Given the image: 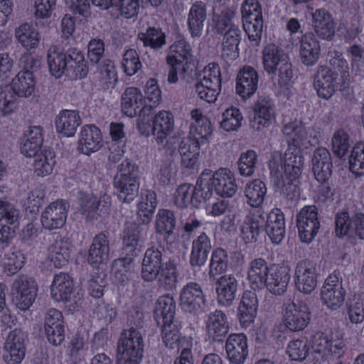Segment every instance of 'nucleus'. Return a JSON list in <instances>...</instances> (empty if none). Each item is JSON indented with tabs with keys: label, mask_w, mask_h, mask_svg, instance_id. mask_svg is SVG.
<instances>
[{
	"label": "nucleus",
	"mask_w": 364,
	"mask_h": 364,
	"mask_svg": "<svg viewBox=\"0 0 364 364\" xmlns=\"http://www.w3.org/2000/svg\"><path fill=\"white\" fill-rule=\"evenodd\" d=\"M262 60L263 68L269 75L277 74L279 87L289 89L293 82L294 72L285 51L274 43H269L262 50Z\"/></svg>",
	"instance_id": "f257e3e1"
},
{
	"label": "nucleus",
	"mask_w": 364,
	"mask_h": 364,
	"mask_svg": "<svg viewBox=\"0 0 364 364\" xmlns=\"http://www.w3.org/2000/svg\"><path fill=\"white\" fill-rule=\"evenodd\" d=\"M35 80L32 72L21 71L13 79L10 85L0 86V114H10L17 107L18 97H28L34 90Z\"/></svg>",
	"instance_id": "f03ea898"
},
{
	"label": "nucleus",
	"mask_w": 364,
	"mask_h": 364,
	"mask_svg": "<svg viewBox=\"0 0 364 364\" xmlns=\"http://www.w3.org/2000/svg\"><path fill=\"white\" fill-rule=\"evenodd\" d=\"M144 339L140 328L124 330L117 342V364H139L144 353Z\"/></svg>",
	"instance_id": "7ed1b4c3"
},
{
	"label": "nucleus",
	"mask_w": 364,
	"mask_h": 364,
	"mask_svg": "<svg viewBox=\"0 0 364 364\" xmlns=\"http://www.w3.org/2000/svg\"><path fill=\"white\" fill-rule=\"evenodd\" d=\"M118 173L113 184L118 198L124 203H130L137 196L139 188V167L129 159L118 166Z\"/></svg>",
	"instance_id": "20e7f679"
},
{
	"label": "nucleus",
	"mask_w": 364,
	"mask_h": 364,
	"mask_svg": "<svg viewBox=\"0 0 364 364\" xmlns=\"http://www.w3.org/2000/svg\"><path fill=\"white\" fill-rule=\"evenodd\" d=\"M310 320L311 312L306 303L289 300L284 304L283 323L289 331L296 332L304 330Z\"/></svg>",
	"instance_id": "39448f33"
},
{
	"label": "nucleus",
	"mask_w": 364,
	"mask_h": 364,
	"mask_svg": "<svg viewBox=\"0 0 364 364\" xmlns=\"http://www.w3.org/2000/svg\"><path fill=\"white\" fill-rule=\"evenodd\" d=\"M314 346L316 352L336 358H340L346 350L343 335L339 331L316 333L314 338Z\"/></svg>",
	"instance_id": "423d86ee"
},
{
	"label": "nucleus",
	"mask_w": 364,
	"mask_h": 364,
	"mask_svg": "<svg viewBox=\"0 0 364 364\" xmlns=\"http://www.w3.org/2000/svg\"><path fill=\"white\" fill-rule=\"evenodd\" d=\"M37 290V284L32 278L26 275H19L11 286L13 301L18 309L26 310L34 301Z\"/></svg>",
	"instance_id": "0eeeda50"
},
{
	"label": "nucleus",
	"mask_w": 364,
	"mask_h": 364,
	"mask_svg": "<svg viewBox=\"0 0 364 364\" xmlns=\"http://www.w3.org/2000/svg\"><path fill=\"white\" fill-rule=\"evenodd\" d=\"M342 282L340 272L334 271L326 279L321 288V301L331 310H336L344 301L346 291Z\"/></svg>",
	"instance_id": "6e6552de"
},
{
	"label": "nucleus",
	"mask_w": 364,
	"mask_h": 364,
	"mask_svg": "<svg viewBox=\"0 0 364 364\" xmlns=\"http://www.w3.org/2000/svg\"><path fill=\"white\" fill-rule=\"evenodd\" d=\"M297 228L301 240L311 242L320 229L318 208L316 205L304 207L296 216Z\"/></svg>",
	"instance_id": "1a4fd4ad"
},
{
	"label": "nucleus",
	"mask_w": 364,
	"mask_h": 364,
	"mask_svg": "<svg viewBox=\"0 0 364 364\" xmlns=\"http://www.w3.org/2000/svg\"><path fill=\"white\" fill-rule=\"evenodd\" d=\"M180 306L184 311L194 315L204 311L206 306L205 294L200 284L191 282L182 287Z\"/></svg>",
	"instance_id": "9d476101"
},
{
	"label": "nucleus",
	"mask_w": 364,
	"mask_h": 364,
	"mask_svg": "<svg viewBox=\"0 0 364 364\" xmlns=\"http://www.w3.org/2000/svg\"><path fill=\"white\" fill-rule=\"evenodd\" d=\"M254 115L250 118V126L255 130L268 127L274 120L275 105L268 95H258L253 106Z\"/></svg>",
	"instance_id": "9b49d317"
},
{
	"label": "nucleus",
	"mask_w": 364,
	"mask_h": 364,
	"mask_svg": "<svg viewBox=\"0 0 364 364\" xmlns=\"http://www.w3.org/2000/svg\"><path fill=\"white\" fill-rule=\"evenodd\" d=\"M27 334L21 329L16 328L7 336L4 343V358L7 364H18L23 359L26 353Z\"/></svg>",
	"instance_id": "f8f14e48"
},
{
	"label": "nucleus",
	"mask_w": 364,
	"mask_h": 364,
	"mask_svg": "<svg viewBox=\"0 0 364 364\" xmlns=\"http://www.w3.org/2000/svg\"><path fill=\"white\" fill-rule=\"evenodd\" d=\"M166 260L164 247L152 246L148 248L142 261L141 277L146 282H153L156 279L159 268Z\"/></svg>",
	"instance_id": "ddd939ff"
},
{
	"label": "nucleus",
	"mask_w": 364,
	"mask_h": 364,
	"mask_svg": "<svg viewBox=\"0 0 364 364\" xmlns=\"http://www.w3.org/2000/svg\"><path fill=\"white\" fill-rule=\"evenodd\" d=\"M296 289L306 294L314 290L317 284L315 265L309 260L299 261L295 269Z\"/></svg>",
	"instance_id": "4468645a"
},
{
	"label": "nucleus",
	"mask_w": 364,
	"mask_h": 364,
	"mask_svg": "<svg viewBox=\"0 0 364 364\" xmlns=\"http://www.w3.org/2000/svg\"><path fill=\"white\" fill-rule=\"evenodd\" d=\"M68 207V202L63 200H57L50 203L42 213L43 226L48 230L62 228L66 221Z\"/></svg>",
	"instance_id": "2eb2a0df"
},
{
	"label": "nucleus",
	"mask_w": 364,
	"mask_h": 364,
	"mask_svg": "<svg viewBox=\"0 0 364 364\" xmlns=\"http://www.w3.org/2000/svg\"><path fill=\"white\" fill-rule=\"evenodd\" d=\"M338 73L327 66H319L314 75V85L318 95L324 99H329L337 88Z\"/></svg>",
	"instance_id": "dca6fc26"
},
{
	"label": "nucleus",
	"mask_w": 364,
	"mask_h": 364,
	"mask_svg": "<svg viewBox=\"0 0 364 364\" xmlns=\"http://www.w3.org/2000/svg\"><path fill=\"white\" fill-rule=\"evenodd\" d=\"M205 328L210 342H223L230 328L225 314L221 310L210 313L205 323Z\"/></svg>",
	"instance_id": "f3484780"
},
{
	"label": "nucleus",
	"mask_w": 364,
	"mask_h": 364,
	"mask_svg": "<svg viewBox=\"0 0 364 364\" xmlns=\"http://www.w3.org/2000/svg\"><path fill=\"white\" fill-rule=\"evenodd\" d=\"M290 269L284 264H273L265 282V287L274 295H283L290 280Z\"/></svg>",
	"instance_id": "a211bd4d"
},
{
	"label": "nucleus",
	"mask_w": 364,
	"mask_h": 364,
	"mask_svg": "<svg viewBox=\"0 0 364 364\" xmlns=\"http://www.w3.org/2000/svg\"><path fill=\"white\" fill-rule=\"evenodd\" d=\"M312 27L321 39L331 41L335 34L336 22L333 16L325 9H316L311 14Z\"/></svg>",
	"instance_id": "6ab92c4d"
},
{
	"label": "nucleus",
	"mask_w": 364,
	"mask_h": 364,
	"mask_svg": "<svg viewBox=\"0 0 364 364\" xmlns=\"http://www.w3.org/2000/svg\"><path fill=\"white\" fill-rule=\"evenodd\" d=\"M217 300L220 306L229 307L237 297L238 282L231 274H225L215 282Z\"/></svg>",
	"instance_id": "aec40b11"
},
{
	"label": "nucleus",
	"mask_w": 364,
	"mask_h": 364,
	"mask_svg": "<svg viewBox=\"0 0 364 364\" xmlns=\"http://www.w3.org/2000/svg\"><path fill=\"white\" fill-rule=\"evenodd\" d=\"M259 76L251 66H244L237 73L236 92L242 98L250 97L257 90Z\"/></svg>",
	"instance_id": "412c9836"
},
{
	"label": "nucleus",
	"mask_w": 364,
	"mask_h": 364,
	"mask_svg": "<svg viewBox=\"0 0 364 364\" xmlns=\"http://www.w3.org/2000/svg\"><path fill=\"white\" fill-rule=\"evenodd\" d=\"M227 357L233 364H242L248 355L247 338L243 333L230 334L225 343Z\"/></svg>",
	"instance_id": "4be33fe9"
},
{
	"label": "nucleus",
	"mask_w": 364,
	"mask_h": 364,
	"mask_svg": "<svg viewBox=\"0 0 364 364\" xmlns=\"http://www.w3.org/2000/svg\"><path fill=\"white\" fill-rule=\"evenodd\" d=\"M265 215L262 210H256L247 215L241 227V234L246 243L255 242L264 229Z\"/></svg>",
	"instance_id": "5701e85b"
},
{
	"label": "nucleus",
	"mask_w": 364,
	"mask_h": 364,
	"mask_svg": "<svg viewBox=\"0 0 364 364\" xmlns=\"http://www.w3.org/2000/svg\"><path fill=\"white\" fill-rule=\"evenodd\" d=\"M213 189L221 197H232L237 191L233 173L228 168H220L210 176Z\"/></svg>",
	"instance_id": "b1692460"
},
{
	"label": "nucleus",
	"mask_w": 364,
	"mask_h": 364,
	"mask_svg": "<svg viewBox=\"0 0 364 364\" xmlns=\"http://www.w3.org/2000/svg\"><path fill=\"white\" fill-rule=\"evenodd\" d=\"M264 228L273 243L279 245L282 242L285 235V222L280 209H272L265 216Z\"/></svg>",
	"instance_id": "393cba45"
},
{
	"label": "nucleus",
	"mask_w": 364,
	"mask_h": 364,
	"mask_svg": "<svg viewBox=\"0 0 364 364\" xmlns=\"http://www.w3.org/2000/svg\"><path fill=\"white\" fill-rule=\"evenodd\" d=\"M258 309L257 294L252 291H245L237 309V317L243 327H248L254 322Z\"/></svg>",
	"instance_id": "a878e982"
},
{
	"label": "nucleus",
	"mask_w": 364,
	"mask_h": 364,
	"mask_svg": "<svg viewBox=\"0 0 364 364\" xmlns=\"http://www.w3.org/2000/svg\"><path fill=\"white\" fill-rule=\"evenodd\" d=\"M170 51L171 55L166 58L167 64L182 65V72L187 73L193 61L191 46L184 39H180L170 46Z\"/></svg>",
	"instance_id": "bb28decb"
},
{
	"label": "nucleus",
	"mask_w": 364,
	"mask_h": 364,
	"mask_svg": "<svg viewBox=\"0 0 364 364\" xmlns=\"http://www.w3.org/2000/svg\"><path fill=\"white\" fill-rule=\"evenodd\" d=\"M43 129L40 126L30 127L21 138L20 150L27 157L39 153L43 144Z\"/></svg>",
	"instance_id": "cd10ccee"
},
{
	"label": "nucleus",
	"mask_w": 364,
	"mask_h": 364,
	"mask_svg": "<svg viewBox=\"0 0 364 364\" xmlns=\"http://www.w3.org/2000/svg\"><path fill=\"white\" fill-rule=\"evenodd\" d=\"M108 235L107 232H102L93 238L87 257V261L90 264H99L108 260L109 255Z\"/></svg>",
	"instance_id": "c85d7f7f"
},
{
	"label": "nucleus",
	"mask_w": 364,
	"mask_h": 364,
	"mask_svg": "<svg viewBox=\"0 0 364 364\" xmlns=\"http://www.w3.org/2000/svg\"><path fill=\"white\" fill-rule=\"evenodd\" d=\"M212 249L209 237L201 232L192 242L190 264L192 267H200L207 262L208 255Z\"/></svg>",
	"instance_id": "c756f323"
},
{
	"label": "nucleus",
	"mask_w": 364,
	"mask_h": 364,
	"mask_svg": "<svg viewBox=\"0 0 364 364\" xmlns=\"http://www.w3.org/2000/svg\"><path fill=\"white\" fill-rule=\"evenodd\" d=\"M51 296L56 301H68L74 292V283L67 273L60 272L54 276L50 286Z\"/></svg>",
	"instance_id": "7c9ffc66"
},
{
	"label": "nucleus",
	"mask_w": 364,
	"mask_h": 364,
	"mask_svg": "<svg viewBox=\"0 0 364 364\" xmlns=\"http://www.w3.org/2000/svg\"><path fill=\"white\" fill-rule=\"evenodd\" d=\"M320 45L312 32L305 33L300 41V58L301 62L312 66L318 62L320 55Z\"/></svg>",
	"instance_id": "2f4dec72"
},
{
	"label": "nucleus",
	"mask_w": 364,
	"mask_h": 364,
	"mask_svg": "<svg viewBox=\"0 0 364 364\" xmlns=\"http://www.w3.org/2000/svg\"><path fill=\"white\" fill-rule=\"evenodd\" d=\"M271 267L262 258L253 259L247 272V278L253 289H262L270 274Z\"/></svg>",
	"instance_id": "473e14b6"
},
{
	"label": "nucleus",
	"mask_w": 364,
	"mask_h": 364,
	"mask_svg": "<svg viewBox=\"0 0 364 364\" xmlns=\"http://www.w3.org/2000/svg\"><path fill=\"white\" fill-rule=\"evenodd\" d=\"M101 141V132L96 126H84L80 132L78 149L82 153L89 155L100 149Z\"/></svg>",
	"instance_id": "72a5a7b5"
},
{
	"label": "nucleus",
	"mask_w": 364,
	"mask_h": 364,
	"mask_svg": "<svg viewBox=\"0 0 364 364\" xmlns=\"http://www.w3.org/2000/svg\"><path fill=\"white\" fill-rule=\"evenodd\" d=\"M178 277L176 260L168 258L159 269L156 278L159 287L165 291L173 290L176 286Z\"/></svg>",
	"instance_id": "f704fd0d"
},
{
	"label": "nucleus",
	"mask_w": 364,
	"mask_h": 364,
	"mask_svg": "<svg viewBox=\"0 0 364 364\" xmlns=\"http://www.w3.org/2000/svg\"><path fill=\"white\" fill-rule=\"evenodd\" d=\"M80 124L81 119L78 112L73 110H63L55 119L57 132L68 137L74 136Z\"/></svg>",
	"instance_id": "c9c22d12"
},
{
	"label": "nucleus",
	"mask_w": 364,
	"mask_h": 364,
	"mask_svg": "<svg viewBox=\"0 0 364 364\" xmlns=\"http://www.w3.org/2000/svg\"><path fill=\"white\" fill-rule=\"evenodd\" d=\"M153 125L154 136L157 143H163L173 130V116L169 112L161 111L154 116Z\"/></svg>",
	"instance_id": "e433bc0d"
},
{
	"label": "nucleus",
	"mask_w": 364,
	"mask_h": 364,
	"mask_svg": "<svg viewBox=\"0 0 364 364\" xmlns=\"http://www.w3.org/2000/svg\"><path fill=\"white\" fill-rule=\"evenodd\" d=\"M304 168V157L299 149L289 147L284 155V171L290 181L299 178Z\"/></svg>",
	"instance_id": "4c0bfd02"
},
{
	"label": "nucleus",
	"mask_w": 364,
	"mask_h": 364,
	"mask_svg": "<svg viewBox=\"0 0 364 364\" xmlns=\"http://www.w3.org/2000/svg\"><path fill=\"white\" fill-rule=\"evenodd\" d=\"M144 97L140 90L136 87H127L121 97L122 112L129 117L138 114V109L143 106Z\"/></svg>",
	"instance_id": "58836bf2"
},
{
	"label": "nucleus",
	"mask_w": 364,
	"mask_h": 364,
	"mask_svg": "<svg viewBox=\"0 0 364 364\" xmlns=\"http://www.w3.org/2000/svg\"><path fill=\"white\" fill-rule=\"evenodd\" d=\"M205 19L206 4L201 1L195 2L191 7L188 16V28L193 37L201 36Z\"/></svg>",
	"instance_id": "ea45409f"
},
{
	"label": "nucleus",
	"mask_w": 364,
	"mask_h": 364,
	"mask_svg": "<svg viewBox=\"0 0 364 364\" xmlns=\"http://www.w3.org/2000/svg\"><path fill=\"white\" fill-rule=\"evenodd\" d=\"M65 55L68 58V73L74 78H83L88 73V67L86 65L82 52L76 48H69Z\"/></svg>",
	"instance_id": "a19ab883"
},
{
	"label": "nucleus",
	"mask_w": 364,
	"mask_h": 364,
	"mask_svg": "<svg viewBox=\"0 0 364 364\" xmlns=\"http://www.w3.org/2000/svg\"><path fill=\"white\" fill-rule=\"evenodd\" d=\"M213 186L208 173L203 172L193 188L191 205L199 208L213 195Z\"/></svg>",
	"instance_id": "79ce46f5"
},
{
	"label": "nucleus",
	"mask_w": 364,
	"mask_h": 364,
	"mask_svg": "<svg viewBox=\"0 0 364 364\" xmlns=\"http://www.w3.org/2000/svg\"><path fill=\"white\" fill-rule=\"evenodd\" d=\"M176 303L172 296H160L156 303L154 316L158 325L174 321Z\"/></svg>",
	"instance_id": "37998d69"
},
{
	"label": "nucleus",
	"mask_w": 364,
	"mask_h": 364,
	"mask_svg": "<svg viewBox=\"0 0 364 364\" xmlns=\"http://www.w3.org/2000/svg\"><path fill=\"white\" fill-rule=\"evenodd\" d=\"M283 133L287 136L289 147L299 149L308 142V133L304 124L300 122L286 124Z\"/></svg>",
	"instance_id": "c03bdc74"
},
{
	"label": "nucleus",
	"mask_w": 364,
	"mask_h": 364,
	"mask_svg": "<svg viewBox=\"0 0 364 364\" xmlns=\"http://www.w3.org/2000/svg\"><path fill=\"white\" fill-rule=\"evenodd\" d=\"M70 252V243L59 238L49 247L48 259L55 267L60 268L68 263Z\"/></svg>",
	"instance_id": "a18cd8bd"
},
{
	"label": "nucleus",
	"mask_w": 364,
	"mask_h": 364,
	"mask_svg": "<svg viewBox=\"0 0 364 364\" xmlns=\"http://www.w3.org/2000/svg\"><path fill=\"white\" fill-rule=\"evenodd\" d=\"M47 61L50 74L56 78L61 77L65 71L68 73L67 55L57 46H51L48 49Z\"/></svg>",
	"instance_id": "49530a36"
},
{
	"label": "nucleus",
	"mask_w": 364,
	"mask_h": 364,
	"mask_svg": "<svg viewBox=\"0 0 364 364\" xmlns=\"http://www.w3.org/2000/svg\"><path fill=\"white\" fill-rule=\"evenodd\" d=\"M162 339L166 347L171 349L188 348V343L185 337H182L179 332L178 326L175 321L163 323Z\"/></svg>",
	"instance_id": "de8ad7c7"
},
{
	"label": "nucleus",
	"mask_w": 364,
	"mask_h": 364,
	"mask_svg": "<svg viewBox=\"0 0 364 364\" xmlns=\"http://www.w3.org/2000/svg\"><path fill=\"white\" fill-rule=\"evenodd\" d=\"M176 223V217L173 211L166 209H161L158 211L156 216V232L163 235L164 239L168 240L173 233Z\"/></svg>",
	"instance_id": "09e8293b"
},
{
	"label": "nucleus",
	"mask_w": 364,
	"mask_h": 364,
	"mask_svg": "<svg viewBox=\"0 0 364 364\" xmlns=\"http://www.w3.org/2000/svg\"><path fill=\"white\" fill-rule=\"evenodd\" d=\"M15 37L27 50L36 48L40 42V34L35 27L28 23L21 24L15 29Z\"/></svg>",
	"instance_id": "8fccbe9b"
},
{
	"label": "nucleus",
	"mask_w": 364,
	"mask_h": 364,
	"mask_svg": "<svg viewBox=\"0 0 364 364\" xmlns=\"http://www.w3.org/2000/svg\"><path fill=\"white\" fill-rule=\"evenodd\" d=\"M266 193V185L259 179L253 180L245 188L246 202L253 208H259L263 203Z\"/></svg>",
	"instance_id": "3c124183"
},
{
	"label": "nucleus",
	"mask_w": 364,
	"mask_h": 364,
	"mask_svg": "<svg viewBox=\"0 0 364 364\" xmlns=\"http://www.w3.org/2000/svg\"><path fill=\"white\" fill-rule=\"evenodd\" d=\"M33 162V170L38 176H47L53 171L55 164V155L53 151L45 149L35 156Z\"/></svg>",
	"instance_id": "603ef678"
},
{
	"label": "nucleus",
	"mask_w": 364,
	"mask_h": 364,
	"mask_svg": "<svg viewBox=\"0 0 364 364\" xmlns=\"http://www.w3.org/2000/svg\"><path fill=\"white\" fill-rule=\"evenodd\" d=\"M200 144L189 136L181 141L178 152L181 156V162L184 166L192 168L196 162L199 154Z\"/></svg>",
	"instance_id": "864d4df0"
},
{
	"label": "nucleus",
	"mask_w": 364,
	"mask_h": 364,
	"mask_svg": "<svg viewBox=\"0 0 364 364\" xmlns=\"http://www.w3.org/2000/svg\"><path fill=\"white\" fill-rule=\"evenodd\" d=\"M228 254L226 250L218 247L212 252L208 274L211 279L225 272L228 267Z\"/></svg>",
	"instance_id": "5fc2aeb1"
},
{
	"label": "nucleus",
	"mask_w": 364,
	"mask_h": 364,
	"mask_svg": "<svg viewBox=\"0 0 364 364\" xmlns=\"http://www.w3.org/2000/svg\"><path fill=\"white\" fill-rule=\"evenodd\" d=\"M1 262L4 272L14 275L23 267L24 257L20 251L10 248L1 256Z\"/></svg>",
	"instance_id": "6e6d98bb"
},
{
	"label": "nucleus",
	"mask_w": 364,
	"mask_h": 364,
	"mask_svg": "<svg viewBox=\"0 0 364 364\" xmlns=\"http://www.w3.org/2000/svg\"><path fill=\"white\" fill-rule=\"evenodd\" d=\"M138 38L145 46H150L156 50L166 43V35L160 28L149 27L145 33H139Z\"/></svg>",
	"instance_id": "4d7b16f0"
},
{
	"label": "nucleus",
	"mask_w": 364,
	"mask_h": 364,
	"mask_svg": "<svg viewBox=\"0 0 364 364\" xmlns=\"http://www.w3.org/2000/svg\"><path fill=\"white\" fill-rule=\"evenodd\" d=\"M97 70L96 75L98 79L107 86L114 84L117 81V71L114 63L108 59L103 58L96 63Z\"/></svg>",
	"instance_id": "13d9d810"
},
{
	"label": "nucleus",
	"mask_w": 364,
	"mask_h": 364,
	"mask_svg": "<svg viewBox=\"0 0 364 364\" xmlns=\"http://www.w3.org/2000/svg\"><path fill=\"white\" fill-rule=\"evenodd\" d=\"M212 134L211 123L208 118L200 119L198 122L191 124L190 136L200 144L205 143Z\"/></svg>",
	"instance_id": "bf43d9fd"
},
{
	"label": "nucleus",
	"mask_w": 364,
	"mask_h": 364,
	"mask_svg": "<svg viewBox=\"0 0 364 364\" xmlns=\"http://www.w3.org/2000/svg\"><path fill=\"white\" fill-rule=\"evenodd\" d=\"M335 232L338 237L353 235L354 231V215L350 217L348 212L342 211L336 214Z\"/></svg>",
	"instance_id": "052dcab7"
},
{
	"label": "nucleus",
	"mask_w": 364,
	"mask_h": 364,
	"mask_svg": "<svg viewBox=\"0 0 364 364\" xmlns=\"http://www.w3.org/2000/svg\"><path fill=\"white\" fill-rule=\"evenodd\" d=\"M350 171L356 176L364 175V143H357L349 158Z\"/></svg>",
	"instance_id": "680f3d73"
},
{
	"label": "nucleus",
	"mask_w": 364,
	"mask_h": 364,
	"mask_svg": "<svg viewBox=\"0 0 364 364\" xmlns=\"http://www.w3.org/2000/svg\"><path fill=\"white\" fill-rule=\"evenodd\" d=\"M79 203L82 213L86 217L96 213L98 210L102 212L103 209L106 210L105 205H102V201L91 194L80 193Z\"/></svg>",
	"instance_id": "e2e57ef3"
},
{
	"label": "nucleus",
	"mask_w": 364,
	"mask_h": 364,
	"mask_svg": "<svg viewBox=\"0 0 364 364\" xmlns=\"http://www.w3.org/2000/svg\"><path fill=\"white\" fill-rule=\"evenodd\" d=\"M139 227L136 225H132L126 229L124 237V249L127 254L132 256H136L139 252L138 243L140 240Z\"/></svg>",
	"instance_id": "0e129e2a"
},
{
	"label": "nucleus",
	"mask_w": 364,
	"mask_h": 364,
	"mask_svg": "<svg viewBox=\"0 0 364 364\" xmlns=\"http://www.w3.org/2000/svg\"><path fill=\"white\" fill-rule=\"evenodd\" d=\"M122 66L124 73L129 76L134 75L141 68L142 64L136 50L128 49L124 52Z\"/></svg>",
	"instance_id": "69168bd1"
},
{
	"label": "nucleus",
	"mask_w": 364,
	"mask_h": 364,
	"mask_svg": "<svg viewBox=\"0 0 364 364\" xmlns=\"http://www.w3.org/2000/svg\"><path fill=\"white\" fill-rule=\"evenodd\" d=\"M242 119L238 109L234 107L227 109L223 114L220 127L227 132L237 130L241 126Z\"/></svg>",
	"instance_id": "338daca9"
},
{
	"label": "nucleus",
	"mask_w": 364,
	"mask_h": 364,
	"mask_svg": "<svg viewBox=\"0 0 364 364\" xmlns=\"http://www.w3.org/2000/svg\"><path fill=\"white\" fill-rule=\"evenodd\" d=\"M332 151L335 155L341 158L348 152L350 144L349 136L343 129L336 130L331 139Z\"/></svg>",
	"instance_id": "774afa93"
}]
</instances>
